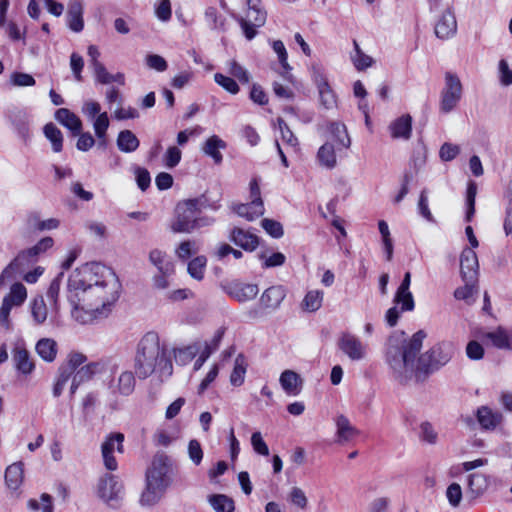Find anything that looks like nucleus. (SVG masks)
<instances>
[{"label": "nucleus", "instance_id": "c85d7f7f", "mask_svg": "<svg viewBox=\"0 0 512 512\" xmlns=\"http://www.w3.org/2000/svg\"><path fill=\"white\" fill-rule=\"evenodd\" d=\"M247 370V361L243 354H238L234 361V368L230 375V383L233 386H241L244 383Z\"/></svg>", "mask_w": 512, "mask_h": 512}, {"label": "nucleus", "instance_id": "7ed1b4c3", "mask_svg": "<svg viewBox=\"0 0 512 512\" xmlns=\"http://www.w3.org/2000/svg\"><path fill=\"white\" fill-rule=\"evenodd\" d=\"M110 278L109 285L91 286L83 292L69 295V301L77 308L80 303L100 316H107L111 306L118 300L120 284L112 271H107Z\"/></svg>", "mask_w": 512, "mask_h": 512}, {"label": "nucleus", "instance_id": "2f4dec72", "mask_svg": "<svg viewBox=\"0 0 512 512\" xmlns=\"http://www.w3.org/2000/svg\"><path fill=\"white\" fill-rule=\"evenodd\" d=\"M200 351V344L193 343L183 348L174 350V358L176 363L180 365H186L192 361Z\"/></svg>", "mask_w": 512, "mask_h": 512}, {"label": "nucleus", "instance_id": "473e14b6", "mask_svg": "<svg viewBox=\"0 0 512 512\" xmlns=\"http://www.w3.org/2000/svg\"><path fill=\"white\" fill-rule=\"evenodd\" d=\"M317 158L322 166L328 169L334 168L337 162L334 146L330 143L322 145L318 150Z\"/></svg>", "mask_w": 512, "mask_h": 512}, {"label": "nucleus", "instance_id": "72a5a7b5", "mask_svg": "<svg viewBox=\"0 0 512 512\" xmlns=\"http://www.w3.org/2000/svg\"><path fill=\"white\" fill-rule=\"evenodd\" d=\"M103 365L99 362H91L76 370L72 375L78 382L84 383L90 380L95 374L100 373Z\"/></svg>", "mask_w": 512, "mask_h": 512}, {"label": "nucleus", "instance_id": "09e8293b", "mask_svg": "<svg viewBox=\"0 0 512 512\" xmlns=\"http://www.w3.org/2000/svg\"><path fill=\"white\" fill-rule=\"evenodd\" d=\"M72 376V370L70 368H63V367H59L58 369V376H57V379H56V382L53 386V396L54 397H59L67 382L69 381V379L71 378Z\"/></svg>", "mask_w": 512, "mask_h": 512}, {"label": "nucleus", "instance_id": "4468645a", "mask_svg": "<svg viewBox=\"0 0 512 512\" xmlns=\"http://www.w3.org/2000/svg\"><path fill=\"white\" fill-rule=\"evenodd\" d=\"M230 240L245 251L252 252L259 245V238L242 228L234 227L230 232Z\"/></svg>", "mask_w": 512, "mask_h": 512}, {"label": "nucleus", "instance_id": "a18cd8bd", "mask_svg": "<svg viewBox=\"0 0 512 512\" xmlns=\"http://www.w3.org/2000/svg\"><path fill=\"white\" fill-rule=\"evenodd\" d=\"M393 303L400 305L401 312H410L415 308L414 297L411 291H396Z\"/></svg>", "mask_w": 512, "mask_h": 512}, {"label": "nucleus", "instance_id": "9d476101", "mask_svg": "<svg viewBox=\"0 0 512 512\" xmlns=\"http://www.w3.org/2000/svg\"><path fill=\"white\" fill-rule=\"evenodd\" d=\"M123 441L124 435L122 433H113L102 443L101 451L106 469L110 471L117 469L118 464L113 456V452L115 450V444H117V451L120 453L123 452Z\"/></svg>", "mask_w": 512, "mask_h": 512}, {"label": "nucleus", "instance_id": "69168bd1", "mask_svg": "<svg viewBox=\"0 0 512 512\" xmlns=\"http://www.w3.org/2000/svg\"><path fill=\"white\" fill-rule=\"evenodd\" d=\"M251 445L253 447V450L262 456H268L269 455V448L266 444V442L263 440L262 435L260 432H254L251 436Z\"/></svg>", "mask_w": 512, "mask_h": 512}, {"label": "nucleus", "instance_id": "b1692460", "mask_svg": "<svg viewBox=\"0 0 512 512\" xmlns=\"http://www.w3.org/2000/svg\"><path fill=\"white\" fill-rule=\"evenodd\" d=\"M204 20L211 31L225 33L227 31V19L213 6L207 7L204 12Z\"/></svg>", "mask_w": 512, "mask_h": 512}, {"label": "nucleus", "instance_id": "7c9ffc66", "mask_svg": "<svg viewBox=\"0 0 512 512\" xmlns=\"http://www.w3.org/2000/svg\"><path fill=\"white\" fill-rule=\"evenodd\" d=\"M486 338L498 349L510 350L511 334L509 335L502 327H498L495 331L488 332Z\"/></svg>", "mask_w": 512, "mask_h": 512}, {"label": "nucleus", "instance_id": "0e129e2a", "mask_svg": "<svg viewBox=\"0 0 512 512\" xmlns=\"http://www.w3.org/2000/svg\"><path fill=\"white\" fill-rule=\"evenodd\" d=\"M188 454L190 460L195 464L199 465L203 459V450L198 440L192 439L188 444Z\"/></svg>", "mask_w": 512, "mask_h": 512}, {"label": "nucleus", "instance_id": "cd10ccee", "mask_svg": "<svg viewBox=\"0 0 512 512\" xmlns=\"http://www.w3.org/2000/svg\"><path fill=\"white\" fill-rule=\"evenodd\" d=\"M23 480V463L16 462L7 467L5 472V482L7 486L16 490L21 485Z\"/></svg>", "mask_w": 512, "mask_h": 512}, {"label": "nucleus", "instance_id": "13d9d810", "mask_svg": "<svg viewBox=\"0 0 512 512\" xmlns=\"http://www.w3.org/2000/svg\"><path fill=\"white\" fill-rule=\"evenodd\" d=\"M229 73L242 84H247L250 81L249 72L236 61L230 62Z\"/></svg>", "mask_w": 512, "mask_h": 512}, {"label": "nucleus", "instance_id": "3c124183", "mask_svg": "<svg viewBox=\"0 0 512 512\" xmlns=\"http://www.w3.org/2000/svg\"><path fill=\"white\" fill-rule=\"evenodd\" d=\"M214 81L230 94H237L240 90L238 83L234 78L226 76L222 73L214 75Z\"/></svg>", "mask_w": 512, "mask_h": 512}, {"label": "nucleus", "instance_id": "f03ea898", "mask_svg": "<svg viewBox=\"0 0 512 512\" xmlns=\"http://www.w3.org/2000/svg\"><path fill=\"white\" fill-rule=\"evenodd\" d=\"M156 369L160 375L171 376L173 372L172 361L156 332H147L139 341L134 357V370L139 379H146Z\"/></svg>", "mask_w": 512, "mask_h": 512}, {"label": "nucleus", "instance_id": "4c0bfd02", "mask_svg": "<svg viewBox=\"0 0 512 512\" xmlns=\"http://www.w3.org/2000/svg\"><path fill=\"white\" fill-rule=\"evenodd\" d=\"M477 195V184L470 180L466 190V216L465 220L470 222L475 214V199Z\"/></svg>", "mask_w": 512, "mask_h": 512}, {"label": "nucleus", "instance_id": "864d4df0", "mask_svg": "<svg viewBox=\"0 0 512 512\" xmlns=\"http://www.w3.org/2000/svg\"><path fill=\"white\" fill-rule=\"evenodd\" d=\"M272 48L274 52L278 55L280 65L284 69L285 73L288 74L292 68L288 63V54L284 46V43L281 40H274L272 42Z\"/></svg>", "mask_w": 512, "mask_h": 512}, {"label": "nucleus", "instance_id": "f704fd0d", "mask_svg": "<svg viewBox=\"0 0 512 512\" xmlns=\"http://www.w3.org/2000/svg\"><path fill=\"white\" fill-rule=\"evenodd\" d=\"M209 503L216 512H233L234 501L224 494H214L209 497Z\"/></svg>", "mask_w": 512, "mask_h": 512}, {"label": "nucleus", "instance_id": "a19ab883", "mask_svg": "<svg viewBox=\"0 0 512 512\" xmlns=\"http://www.w3.org/2000/svg\"><path fill=\"white\" fill-rule=\"evenodd\" d=\"M417 434L420 441L425 442L427 444H436L438 440L437 431L435 430L434 426L428 421H423L420 423Z\"/></svg>", "mask_w": 512, "mask_h": 512}, {"label": "nucleus", "instance_id": "6ab92c4d", "mask_svg": "<svg viewBox=\"0 0 512 512\" xmlns=\"http://www.w3.org/2000/svg\"><path fill=\"white\" fill-rule=\"evenodd\" d=\"M232 210L238 216L245 218L247 221H254L265 212L263 202L255 203L253 201H250L249 203L233 204Z\"/></svg>", "mask_w": 512, "mask_h": 512}, {"label": "nucleus", "instance_id": "bb28decb", "mask_svg": "<svg viewBox=\"0 0 512 512\" xmlns=\"http://www.w3.org/2000/svg\"><path fill=\"white\" fill-rule=\"evenodd\" d=\"M140 145L139 139L130 130H122L117 137V147L124 153H131L138 149Z\"/></svg>", "mask_w": 512, "mask_h": 512}, {"label": "nucleus", "instance_id": "4d7b16f0", "mask_svg": "<svg viewBox=\"0 0 512 512\" xmlns=\"http://www.w3.org/2000/svg\"><path fill=\"white\" fill-rule=\"evenodd\" d=\"M354 48L356 54L352 59L356 69L363 70L370 67L373 63V59L362 52L356 41H354Z\"/></svg>", "mask_w": 512, "mask_h": 512}, {"label": "nucleus", "instance_id": "79ce46f5", "mask_svg": "<svg viewBox=\"0 0 512 512\" xmlns=\"http://www.w3.org/2000/svg\"><path fill=\"white\" fill-rule=\"evenodd\" d=\"M323 301V292L319 290L309 291L303 299V309L309 312L317 311Z\"/></svg>", "mask_w": 512, "mask_h": 512}, {"label": "nucleus", "instance_id": "ddd939ff", "mask_svg": "<svg viewBox=\"0 0 512 512\" xmlns=\"http://www.w3.org/2000/svg\"><path fill=\"white\" fill-rule=\"evenodd\" d=\"M12 361L15 369L23 375H30L35 369L30 353L23 344H17L13 348Z\"/></svg>", "mask_w": 512, "mask_h": 512}, {"label": "nucleus", "instance_id": "603ef678", "mask_svg": "<svg viewBox=\"0 0 512 512\" xmlns=\"http://www.w3.org/2000/svg\"><path fill=\"white\" fill-rule=\"evenodd\" d=\"M464 286L457 288L454 291V297L458 300H464L467 304H470L474 301L473 293L475 290L476 282H469L467 279H463Z\"/></svg>", "mask_w": 512, "mask_h": 512}, {"label": "nucleus", "instance_id": "39448f33", "mask_svg": "<svg viewBox=\"0 0 512 512\" xmlns=\"http://www.w3.org/2000/svg\"><path fill=\"white\" fill-rule=\"evenodd\" d=\"M107 271L109 270L105 266L97 263H86L76 268L68 279L69 292L81 293L84 289H89L91 286L109 285L110 278Z\"/></svg>", "mask_w": 512, "mask_h": 512}, {"label": "nucleus", "instance_id": "c9c22d12", "mask_svg": "<svg viewBox=\"0 0 512 512\" xmlns=\"http://www.w3.org/2000/svg\"><path fill=\"white\" fill-rule=\"evenodd\" d=\"M191 201L196 206L198 213H200L203 209L217 211L221 208V196L217 198H211L207 193H204L200 197L191 199Z\"/></svg>", "mask_w": 512, "mask_h": 512}, {"label": "nucleus", "instance_id": "bf43d9fd", "mask_svg": "<svg viewBox=\"0 0 512 512\" xmlns=\"http://www.w3.org/2000/svg\"><path fill=\"white\" fill-rule=\"evenodd\" d=\"M94 131L97 138H101L106 136L107 129L109 127V118L106 112L100 113L96 118H94Z\"/></svg>", "mask_w": 512, "mask_h": 512}, {"label": "nucleus", "instance_id": "052dcab7", "mask_svg": "<svg viewBox=\"0 0 512 512\" xmlns=\"http://www.w3.org/2000/svg\"><path fill=\"white\" fill-rule=\"evenodd\" d=\"M136 183L140 190L145 191L151 183L150 173L146 168L135 167L134 169Z\"/></svg>", "mask_w": 512, "mask_h": 512}, {"label": "nucleus", "instance_id": "f257e3e1", "mask_svg": "<svg viewBox=\"0 0 512 512\" xmlns=\"http://www.w3.org/2000/svg\"><path fill=\"white\" fill-rule=\"evenodd\" d=\"M426 336L424 330H418L410 339L406 338L403 331L394 332L389 336L386 363L394 379L400 384H407L413 378L417 382L424 381L429 374L446 364L445 343H438L419 355Z\"/></svg>", "mask_w": 512, "mask_h": 512}, {"label": "nucleus", "instance_id": "37998d69", "mask_svg": "<svg viewBox=\"0 0 512 512\" xmlns=\"http://www.w3.org/2000/svg\"><path fill=\"white\" fill-rule=\"evenodd\" d=\"M207 264V259L205 256H197L193 258L188 263V273L189 275L196 279V280H202L204 277V271Z\"/></svg>", "mask_w": 512, "mask_h": 512}, {"label": "nucleus", "instance_id": "a211bd4d", "mask_svg": "<svg viewBox=\"0 0 512 512\" xmlns=\"http://www.w3.org/2000/svg\"><path fill=\"white\" fill-rule=\"evenodd\" d=\"M227 143L217 135L209 137L202 146V151L206 156L213 159L216 165H219L223 161V155L221 150L226 149Z\"/></svg>", "mask_w": 512, "mask_h": 512}, {"label": "nucleus", "instance_id": "4be33fe9", "mask_svg": "<svg viewBox=\"0 0 512 512\" xmlns=\"http://www.w3.org/2000/svg\"><path fill=\"white\" fill-rule=\"evenodd\" d=\"M389 130L392 138L408 140L412 131V117L409 114L402 115L390 124Z\"/></svg>", "mask_w": 512, "mask_h": 512}, {"label": "nucleus", "instance_id": "338daca9", "mask_svg": "<svg viewBox=\"0 0 512 512\" xmlns=\"http://www.w3.org/2000/svg\"><path fill=\"white\" fill-rule=\"evenodd\" d=\"M321 104L326 108L330 109L336 104V96L332 91L330 85L318 89Z\"/></svg>", "mask_w": 512, "mask_h": 512}, {"label": "nucleus", "instance_id": "393cba45", "mask_svg": "<svg viewBox=\"0 0 512 512\" xmlns=\"http://www.w3.org/2000/svg\"><path fill=\"white\" fill-rule=\"evenodd\" d=\"M12 124L18 136L27 143L31 139L30 116L23 111H18L12 116Z\"/></svg>", "mask_w": 512, "mask_h": 512}, {"label": "nucleus", "instance_id": "c756f323", "mask_svg": "<svg viewBox=\"0 0 512 512\" xmlns=\"http://www.w3.org/2000/svg\"><path fill=\"white\" fill-rule=\"evenodd\" d=\"M43 132L45 137L51 142L52 150L59 153L63 148V135L59 128L53 123H48L44 126Z\"/></svg>", "mask_w": 512, "mask_h": 512}, {"label": "nucleus", "instance_id": "5fc2aeb1", "mask_svg": "<svg viewBox=\"0 0 512 512\" xmlns=\"http://www.w3.org/2000/svg\"><path fill=\"white\" fill-rule=\"evenodd\" d=\"M231 17L239 23L247 40H252L257 35V28L260 26H256L254 23L235 13H231Z\"/></svg>", "mask_w": 512, "mask_h": 512}, {"label": "nucleus", "instance_id": "dca6fc26", "mask_svg": "<svg viewBox=\"0 0 512 512\" xmlns=\"http://www.w3.org/2000/svg\"><path fill=\"white\" fill-rule=\"evenodd\" d=\"M67 24L68 27L76 33H79L84 28L83 20V3L81 0H70L67 10Z\"/></svg>", "mask_w": 512, "mask_h": 512}, {"label": "nucleus", "instance_id": "680f3d73", "mask_svg": "<svg viewBox=\"0 0 512 512\" xmlns=\"http://www.w3.org/2000/svg\"><path fill=\"white\" fill-rule=\"evenodd\" d=\"M155 14L160 21H169L172 16L170 0H160L155 7Z\"/></svg>", "mask_w": 512, "mask_h": 512}, {"label": "nucleus", "instance_id": "774afa93", "mask_svg": "<svg viewBox=\"0 0 512 512\" xmlns=\"http://www.w3.org/2000/svg\"><path fill=\"white\" fill-rule=\"evenodd\" d=\"M146 65L158 72H163L168 67L167 61L157 54H148L146 56Z\"/></svg>", "mask_w": 512, "mask_h": 512}, {"label": "nucleus", "instance_id": "c03bdc74", "mask_svg": "<svg viewBox=\"0 0 512 512\" xmlns=\"http://www.w3.org/2000/svg\"><path fill=\"white\" fill-rule=\"evenodd\" d=\"M40 253L41 250L38 248L37 245L29 249L23 250L19 252L18 255L10 262V267H17L19 269L21 266L28 263L30 260L35 259Z\"/></svg>", "mask_w": 512, "mask_h": 512}, {"label": "nucleus", "instance_id": "9b49d317", "mask_svg": "<svg viewBox=\"0 0 512 512\" xmlns=\"http://www.w3.org/2000/svg\"><path fill=\"white\" fill-rule=\"evenodd\" d=\"M460 272L462 279L469 282H477L479 263L475 251L472 248H464L460 256Z\"/></svg>", "mask_w": 512, "mask_h": 512}, {"label": "nucleus", "instance_id": "412c9836", "mask_svg": "<svg viewBox=\"0 0 512 512\" xmlns=\"http://www.w3.org/2000/svg\"><path fill=\"white\" fill-rule=\"evenodd\" d=\"M477 420L482 429L494 430L502 422L503 415L487 406H481L477 410Z\"/></svg>", "mask_w": 512, "mask_h": 512}, {"label": "nucleus", "instance_id": "e2e57ef3", "mask_svg": "<svg viewBox=\"0 0 512 512\" xmlns=\"http://www.w3.org/2000/svg\"><path fill=\"white\" fill-rule=\"evenodd\" d=\"M290 502L299 507L300 509H305L308 503L307 497L304 491L299 487H293L289 493Z\"/></svg>", "mask_w": 512, "mask_h": 512}, {"label": "nucleus", "instance_id": "8fccbe9b", "mask_svg": "<svg viewBox=\"0 0 512 512\" xmlns=\"http://www.w3.org/2000/svg\"><path fill=\"white\" fill-rule=\"evenodd\" d=\"M63 276L64 272L62 271L51 281L46 293L48 300L54 306L55 310L58 309V296Z\"/></svg>", "mask_w": 512, "mask_h": 512}, {"label": "nucleus", "instance_id": "5701e85b", "mask_svg": "<svg viewBox=\"0 0 512 512\" xmlns=\"http://www.w3.org/2000/svg\"><path fill=\"white\" fill-rule=\"evenodd\" d=\"M149 261L154 265L158 272L164 275H174L175 266L167 254L159 249H153L149 253Z\"/></svg>", "mask_w": 512, "mask_h": 512}, {"label": "nucleus", "instance_id": "a878e982", "mask_svg": "<svg viewBox=\"0 0 512 512\" xmlns=\"http://www.w3.org/2000/svg\"><path fill=\"white\" fill-rule=\"evenodd\" d=\"M37 354L46 362H53L56 358L58 346L51 338L40 339L35 346Z\"/></svg>", "mask_w": 512, "mask_h": 512}, {"label": "nucleus", "instance_id": "49530a36", "mask_svg": "<svg viewBox=\"0 0 512 512\" xmlns=\"http://www.w3.org/2000/svg\"><path fill=\"white\" fill-rule=\"evenodd\" d=\"M330 129L333 137L339 145L345 148H348L351 145V140L344 124L333 122Z\"/></svg>", "mask_w": 512, "mask_h": 512}, {"label": "nucleus", "instance_id": "ea45409f", "mask_svg": "<svg viewBox=\"0 0 512 512\" xmlns=\"http://www.w3.org/2000/svg\"><path fill=\"white\" fill-rule=\"evenodd\" d=\"M31 314L36 324H43L47 319V306L42 296L35 298L31 304Z\"/></svg>", "mask_w": 512, "mask_h": 512}, {"label": "nucleus", "instance_id": "f3484780", "mask_svg": "<svg viewBox=\"0 0 512 512\" xmlns=\"http://www.w3.org/2000/svg\"><path fill=\"white\" fill-rule=\"evenodd\" d=\"M337 442L346 443L359 435V430L354 427L345 415H338L335 419Z\"/></svg>", "mask_w": 512, "mask_h": 512}, {"label": "nucleus", "instance_id": "2eb2a0df", "mask_svg": "<svg viewBox=\"0 0 512 512\" xmlns=\"http://www.w3.org/2000/svg\"><path fill=\"white\" fill-rule=\"evenodd\" d=\"M280 385L289 396H298L303 389V379L293 370H284L279 378Z\"/></svg>", "mask_w": 512, "mask_h": 512}, {"label": "nucleus", "instance_id": "58836bf2", "mask_svg": "<svg viewBox=\"0 0 512 512\" xmlns=\"http://www.w3.org/2000/svg\"><path fill=\"white\" fill-rule=\"evenodd\" d=\"M27 298V290L22 283H14L10 292L4 297V299H8L11 304L14 306H21Z\"/></svg>", "mask_w": 512, "mask_h": 512}, {"label": "nucleus", "instance_id": "6e6552de", "mask_svg": "<svg viewBox=\"0 0 512 512\" xmlns=\"http://www.w3.org/2000/svg\"><path fill=\"white\" fill-rule=\"evenodd\" d=\"M337 347L351 361H362L367 357V345L350 332L340 334Z\"/></svg>", "mask_w": 512, "mask_h": 512}, {"label": "nucleus", "instance_id": "6e6d98bb", "mask_svg": "<svg viewBox=\"0 0 512 512\" xmlns=\"http://www.w3.org/2000/svg\"><path fill=\"white\" fill-rule=\"evenodd\" d=\"M261 226L273 238H281L284 234L282 224L273 219L264 218L261 221Z\"/></svg>", "mask_w": 512, "mask_h": 512}, {"label": "nucleus", "instance_id": "de8ad7c7", "mask_svg": "<svg viewBox=\"0 0 512 512\" xmlns=\"http://www.w3.org/2000/svg\"><path fill=\"white\" fill-rule=\"evenodd\" d=\"M463 88L459 78L450 74V111L457 106L462 98Z\"/></svg>", "mask_w": 512, "mask_h": 512}, {"label": "nucleus", "instance_id": "423d86ee", "mask_svg": "<svg viewBox=\"0 0 512 512\" xmlns=\"http://www.w3.org/2000/svg\"><path fill=\"white\" fill-rule=\"evenodd\" d=\"M97 495L112 508H117L123 497V484L116 475L106 473L97 484Z\"/></svg>", "mask_w": 512, "mask_h": 512}, {"label": "nucleus", "instance_id": "e433bc0d", "mask_svg": "<svg viewBox=\"0 0 512 512\" xmlns=\"http://www.w3.org/2000/svg\"><path fill=\"white\" fill-rule=\"evenodd\" d=\"M135 384L134 373L131 371H123L118 378V392L123 396H129L133 393Z\"/></svg>", "mask_w": 512, "mask_h": 512}, {"label": "nucleus", "instance_id": "f8f14e48", "mask_svg": "<svg viewBox=\"0 0 512 512\" xmlns=\"http://www.w3.org/2000/svg\"><path fill=\"white\" fill-rule=\"evenodd\" d=\"M286 297V290L282 285H275L267 288L259 299L262 310H277Z\"/></svg>", "mask_w": 512, "mask_h": 512}, {"label": "nucleus", "instance_id": "1a4fd4ad", "mask_svg": "<svg viewBox=\"0 0 512 512\" xmlns=\"http://www.w3.org/2000/svg\"><path fill=\"white\" fill-rule=\"evenodd\" d=\"M223 289L228 296L240 303L253 300L259 292L257 284L237 280L226 284Z\"/></svg>", "mask_w": 512, "mask_h": 512}, {"label": "nucleus", "instance_id": "0eeeda50", "mask_svg": "<svg viewBox=\"0 0 512 512\" xmlns=\"http://www.w3.org/2000/svg\"><path fill=\"white\" fill-rule=\"evenodd\" d=\"M199 214L191 199L179 202L175 209V220L171 224L174 233H192L195 230L193 223Z\"/></svg>", "mask_w": 512, "mask_h": 512}, {"label": "nucleus", "instance_id": "20e7f679", "mask_svg": "<svg viewBox=\"0 0 512 512\" xmlns=\"http://www.w3.org/2000/svg\"><path fill=\"white\" fill-rule=\"evenodd\" d=\"M171 460L165 454L154 456L146 472V487L141 494L140 503L144 506L156 504L170 486Z\"/></svg>", "mask_w": 512, "mask_h": 512}, {"label": "nucleus", "instance_id": "aec40b11", "mask_svg": "<svg viewBox=\"0 0 512 512\" xmlns=\"http://www.w3.org/2000/svg\"><path fill=\"white\" fill-rule=\"evenodd\" d=\"M55 119L69 129L74 136L79 135L82 131L80 118L67 108H59L55 112Z\"/></svg>", "mask_w": 512, "mask_h": 512}]
</instances>
